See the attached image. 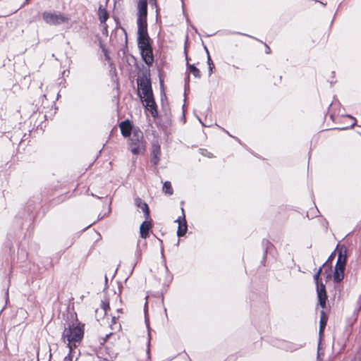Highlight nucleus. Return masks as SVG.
Here are the masks:
<instances>
[{"mask_svg":"<svg viewBox=\"0 0 361 361\" xmlns=\"http://www.w3.org/2000/svg\"><path fill=\"white\" fill-rule=\"evenodd\" d=\"M121 134L123 137H127L130 135L132 126L128 120L122 121L119 125Z\"/></svg>","mask_w":361,"mask_h":361,"instance_id":"10","label":"nucleus"},{"mask_svg":"<svg viewBox=\"0 0 361 361\" xmlns=\"http://www.w3.org/2000/svg\"><path fill=\"white\" fill-rule=\"evenodd\" d=\"M84 329L83 326L78 322L68 324L65 327L62 333V341L66 344V346L78 347L83 338Z\"/></svg>","mask_w":361,"mask_h":361,"instance_id":"2","label":"nucleus"},{"mask_svg":"<svg viewBox=\"0 0 361 361\" xmlns=\"http://www.w3.org/2000/svg\"><path fill=\"white\" fill-rule=\"evenodd\" d=\"M188 67L189 69V71L194 75L196 78H201V73L200 71L195 66V65H190L188 64Z\"/></svg>","mask_w":361,"mask_h":361,"instance_id":"15","label":"nucleus"},{"mask_svg":"<svg viewBox=\"0 0 361 361\" xmlns=\"http://www.w3.org/2000/svg\"><path fill=\"white\" fill-rule=\"evenodd\" d=\"M68 350L69 353L67 356L64 357L63 360H71V361H77L78 357H80V350L78 348V347H75V345L73 346H66Z\"/></svg>","mask_w":361,"mask_h":361,"instance_id":"9","label":"nucleus"},{"mask_svg":"<svg viewBox=\"0 0 361 361\" xmlns=\"http://www.w3.org/2000/svg\"><path fill=\"white\" fill-rule=\"evenodd\" d=\"M149 4L151 6H154L157 7V0H150Z\"/></svg>","mask_w":361,"mask_h":361,"instance_id":"22","label":"nucleus"},{"mask_svg":"<svg viewBox=\"0 0 361 361\" xmlns=\"http://www.w3.org/2000/svg\"><path fill=\"white\" fill-rule=\"evenodd\" d=\"M159 157L152 156V162L153 163V164H154V165L157 164L159 162Z\"/></svg>","mask_w":361,"mask_h":361,"instance_id":"20","label":"nucleus"},{"mask_svg":"<svg viewBox=\"0 0 361 361\" xmlns=\"http://www.w3.org/2000/svg\"><path fill=\"white\" fill-rule=\"evenodd\" d=\"M322 267H320L317 273L314 275V280L317 285V293L318 297L319 304L322 307H325L326 300L327 298L325 285L320 282V274Z\"/></svg>","mask_w":361,"mask_h":361,"instance_id":"6","label":"nucleus"},{"mask_svg":"<svg viewBox=\"0 0 361 361\" xmlns=\"http://www.w3.org/2000/svg\"><path fill=\"white\" fill-rule=\"evenodd\" d=\"M267 53H269V47H267Z\"/></svg>","mask_w":361,"mask_h":361,"instance_id":"24","label":"nucleus"},{"mask_svg":"<svg viewBox=\"0 0 361 361\" xmlns=\"http://www.w3.org/2000/svg\"><path fill=\"white\" fill-rule=\"evenodd\" d=\"M163 191L169 195L173 194V189L171 187V184L169 181H166L163 185Z\"/></svg>","mask_w":361,"mask_h":361,"instance_id":"16","label":"nucleus"},{"mask_svg":"<svg viewBox=\"0 0 361 361\" xmlns=\"http://www.w3.org/2000/svg\"><path fill=\"white\" fill-rule=\"evenodd\" d=\"M150 228L151 224L149 221H145L142 223L140 227V233L142 238H146L147 237Z\"/></svg>","mask_w":361,"mask_h":361,"instance_id":"12","label":"nucleus"},{"mask_svg":"<svg viewBox=\"0 0 361 361\" xmlns=\"http://www.w3.org/2000/svg\"><path fill=\"white\" fill-rule=\"evenodd\" d=\"M181 210H182V213H183V208L181 209ZM176 221L178 223V231H177L178 236H179V237L183 236L188 230V226H187V223H186V220H185L184 214H183V216H180Z\"/></svg>","mask_w":361,"mask_h":361,"instance_id":"8","label":"nucleus"},{"mask_svg":"<svg viewBox=\"0 0 361 361\" xmlns=\"http://www.w3.org/2000/svg\"><path fill=\"white\" fill-rule=\"evenodd\" d=\"M42 18L46 23L51 25H59L69 20V18L61 12L44 11Z\"/></svg>","mask_w":361,"mask_h":361,"instance_id":"5","label":"nucleus"},{"mask_svg":"<svg viewBox=\"0 0 361 361\" xmlns=\"http://www.w3.org/2000/svg\"><path fill=\"white\" fill-rule=\"evenodd\" d=\"M346 256L341 252L338 254L337 262L334 272V281L336 283L341 282L344 278V271L345 269Z\"/></svg>","mask_w":361,"mask_h":361,"instance_id":"7","label":"nucleus"},{"mask_svg":"<svg viewBox=\"0 0 361 361\" xmlns=\"http://www.w3.org/2000/svg\"><path fill=\"white\" fill-rule=\"evenodd\" d=\"M267 53H269V47H267Z\"/></svg>","mask_w":361,"mask_h":361,"instance_id":"25","label":"nucleus"},{"mask_svg":"<svg viewBox=\"0 0 361 361\" xmlns=\"http://www.w3.org/2000/svg\"><path fill=\"white\" fill-rule=\"evenodd\" d=\"M63 361H71V360H63Z\"/></svg>","mask_w":361,"mask_h":361,"instance_id":"26","label":"nucleus"},{"mask_svg":"<svg viewBox=\"0 0 361 361\" xmlns=\"http://www.w3.org/2000/svg\"><path fill=\"white\" fill-rule=\"evenodd\" d=\"M204 48H205V50H206L207 54V63H208V66H209V75H211L212 74V73H213V69L214 68V65L213 61H212V59L210 58L208 49H207V47H204Z\"/></svg>","mask_w":361,"mask_h":361,"instance_id":"17","label":"nucleus"},{"mask_svg":"<svg viewBox=\"0 0 361 361\" xmlns=\"http://www.w3.org/2000/svg\"><path fill=\"white\" fill-rule=\"evenodd\" d=\"M98 16L101 23H105L109 18V14L106 10L102 6H99L98 9Z\"/></svg>","mask_w":361,"mask_h":361,"instance_id":"13","label":"nucleus"},{"mask_svg":"<svg viewBox=\"0 0 361 361\" xmlns=\"http://www.w3.org/2000/svg\"><path fill=\"white\" fill-rule=\"evenodd\" d=\"M137 85L140 89V97L145 107L151 112L152 116L157 114L156 104L154 100L151 87V82L147 78H142L137 80Z\"/></svg>","mask_w":361,"mask_h":361,"instance_id":"3","label":"nucleus"},{"mask_svg":"<svg viewBox=\"0 0 361 361\" xmlns=\"http://www.w3.org/2000/svg\"><path fill=\"white\" fill-rule=\"evenodd\" d=\"M135 204L137 207H139L142 209V211L145 214V218L148 219L149 216V210L148 205L144 201H142V200L140 197H137L135 200Z\"/></svg>","mask_w":361,"mask_h":361,"instance_id":"11","label":"nucleus"},{"mask_svg":"<svg viewBox=\"0 0 361 361\" xmlns=\"http://www.w3.org/2000/svg\"><path fill=\"white\" fill-rule=\"evenodd\" d=\"M137 13V44L140 51L142 58L148 66L154 62L152 48L150 44V38L147 33V0H139Z\"/></svg>","mask_w":361,"mask_h":361,"instance_id":"1","label":"nucleus"},{"mask_svg":"<svg viewBox=\"0 0 361 361\" xmlns=\"http://www.w3.org/2000/svg\"><path fill=\"white\" fill-rule=\"evenodd\" d=\"M147 296L146 297V302H145V308L146 309L147 308Z\"/></svg>","mask_w":361,"mask_h":361,"instance_id":"23","label":"nucleus"},{"mask_svg":"<svg viewBox=\"0 0 361 361\" xmlns=\"http://www.w3.org/2000/svg\"><path fill=\"white\" fill-rule=\"evenodd\" d=\"M326 323H327V317L325 314L324 312L322 311L320 313V321H319V333L320 334L324 331V329L326 325Z\"/></svg>","mask_w":361,"mask_h":361,"instance_id":"14","label":"nucleus"},{"mask_svg":"<svg viewBox=\"0 0 361 361\" xmlns=\"http://www.w3.org/2000/svg\"><path fill=\"white\" fill-rule=\"evenodd\" d=\"M147 329H148V343H147L149 345L150 343L151 334H150V329H149V324H147Z\"/></svg>","mask_w":361,"mask_h":361,"instance_id":"21","label":"nucleus"},{"mask_svg":"<svg viewBox=\"0 0 361 361\" xmlns=\"http://www.w3.org/2000/svg\"><path fill=\"white\" fill-rule=\"evenodd\" d=\"M129 147L133 154H143L146 150L147 143L144 139L143 133L139 130H134L130 139Z\"/></svg>","mask_w":361,"mask_h":361,"instance_id":"4","label":"nucleus"},{"mask_svg":"<svg viewBox=\"0 0 361 361\" xmlns=\"http://www.w3.org/2000/svg\"><path fill=\"white\" fill-rule=\"evenodd\" d=\"M102 309L104 313V314H106L108 309H109V303L102 302Z\"/></svg>","mask_w":361,"mask_h":361,"instance_id":"19","label":"nucleus"},{"mask_svg":"<svg viewBox=\"0 0 361 361\" xmlns=\"http://www.w3.org/2000/svg\"><path fill=\"white\" fill-rule=\"evenodd\" d=\"M161 153L160 146L154 145L152 146V156L159 157Z\"/></svg>","mask_w":361,"mask_h":361,"instance_id":"18","label":"nucleus"}]
</instances>
